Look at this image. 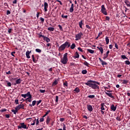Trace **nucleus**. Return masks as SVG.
I'll list each match as a JSON object with an SVG mask.
<instances>
[{
  "label": "nucleus",
  "instance_id": "f257e3e1",
  "mask_svg": "<svg viewBox=\"0 0 130 130\" xmlns=\"http://www.w3.org/2000/svg\"><path fill=\"white\" fill-rule=\"evenodd\" d=\"M70 46H71V43L66 42L64 44H63L59 47V50H60L61 51L64 50V49H66V47H70Z\"/></svg>",
  "mask_w": 130,
  "mask_h": 130
},
{
  "label": "nucleus",
  "instance_id": "f03ea898",
  "mask_svg": "<svg viewBox=\"0 0 130 130\" xmlns=\"http://www.w3.org/2000/svg\"><path fill=\"white\" fill-rule=\"evenodd\" d=\"M68 53H66L62 58H61L60 62L62 64H67L68 63Z\"/></svg>",
  "mask_w": 130,
  "mask_h": 130
},
{
  "label": "nucleus",
  "instance_id": "7ed1b4c3",
  "mask_svg": "<svg viewBox=\"0 0 130 130\" xmlns=\"http://www.w3.org/2000/svg\"><path fill=\"white\" fill-rule=\"evenodd\" d=\"M91 83H95L98 85H100V83H99L97 81H93V80H88L86 83H85V85H86L87 86H88L89 87H91V86L92 85V84Z\"/></svg>",
  "mask_w": 130,
  "mask_h": 130
},
{
  "label": "nucleus",
  "instance_id": "20e7f679",
  "mask_svg": "<svg viewBox=\"0 0 130 130\" xmlns=\"http://www.w3.org/2000/svg\"><path fill=\"white\" fill-rule=\"evenodd\" d=\"M21 96L23 97V98H27V97H28L26 99V100H28L29 99H31L32 98V95H31V94L30 93V92H27L26 94H22Z\"/></svg>",
  "mask_w": 130,
  "mask_h": 130
},
{
  "label": "nucleus",
  "instance_id": "39448f33",
  "mask_svg": "<svg viewBox=\"0 0 130 130\" xmlns=\"http://www.w3.org/2000/svg\"><path fill=\"white\" fill-rule=\"evenodd\" d=\"M101 12L105 16H107V11H106V8L104 5H102L101 6Z\"/></svg>",
  "mask_w": 130,
  "mask_h": 130
},
{
  "label": "nucleus",
  "instance_id": "423d86ee",
  "mask_svg": "<svg viewBox=\"0 0 130 130\" xmlns=\"http://www.w3.org/2000/svg\"><path fill=\"white\" fill-rule=\"evenodd\" d=\"M82 36H83V33H82V32H80V33L76 35V36H75L76 41H78V40H80L81 39Z\"/></svg>",
  "mask_w": 130,
  "mask_h": 130
},
{
  "label": "nucleus",
  "instance_id": "0eeeda50",
  "mask_svg": "<svg viewBox=\"0 0 130 130\" xmlns=\"http://www.w3.org/2000/svg\"><path fill=\"white\" fill-rule=\"evenodd\" d=\"M90 87L92 88V89H94V90H96V89H99V86L96 84V83H92Z\"/></svg>",
  "mask_w": 130,
  "mask_h": 130
},
{
  "label": "nucleus",
  "instance_id": "6e6552de",
  "mask_svg": "<svg viewBox=\"0 0 130 130\" xmlns=\"http://www.w3.org/2000/svg\"><path fill=\"white\" fill-rule=\"evenodd\" d=\"M16 109H17V110H20V109H24V105L22 104V105H19L17 106L16 107Z\"/></svg>",
  "mask_w": 130,
  "mask_h": 130
},
{
  "label": "nucleus",
  "instance_id": "1a4fd4ad",
  "mask_svg": "<svg viewBox=\"0 0 130 130\" xmlns=\"http://www.w3.org/2000/svg\"><path fill=\"white\" fill-rule=\"evenodd\" d=\"M87 107L88 111H90V112L93 111V107L90 105H87Z\"/></svg>",
  "mask_w": 130,
  "mask_h": 130
},
{
  "label": "nucleus",
  "instance_id": "9d476101",
  "mask_svg": "<svg viewBox=\"0 0 130 130\" xmlns=\"http://www.w3.org/2000/svg\"><path fill=\"white\" fill-rule=\"evenodd\" d=\"M44 7L45 12H47V9L48 8V4H47V3L46 2H45L44 4Z\"/></svg>",
  "mask_w": 130,
  "mask_h": 130
},
{
  "label": "nucleus",
  "instance_id": "9b49d317",
  "mask_svg": "<svg viewBox=\"0 0 130 130\" xmlns=\"http://www.w3.org/2000/svg\"><path fill=\"white\" fill-rule=\"evenodd\" d=\"M20 125H21V128H27V125H26L24 123H20Z\"/></svg>",
  "mask_w": 130,
  "mask_h": 130
},
{
  "label": "nucleus",
  "instance_id": "f8f14e48",
  "mask_svg": "<svg viewBox=\"0 0 130 130\" xmlns=\"http://www.w3.org/2000/svg\"><path fill=\"white\" fill-rule=\"evenodd\" d=\"M70 13H73L74 12V4H72L70 9Z\"/></svg>",
  "mask_w": 130,
  "mask_h": 130
},
{
  "label": "nucleus",
  "instance_id": "ddd939ff",
  "mask_svg": "<svg viewBox=\"0 0 130 130\" xmlns=\"http://www.w3.org/2000/svg\"><path fill=\"white\" fill-rule=\"evenodd\" d=\"M30 53H31V51H27L26 52V56L27 58H30V55H29Z\"/></svg>",
  "mask_w": 130,
  "mask_h": 130
},
{
  "label": "nucleus",
  "instance_id": "4468645a",
  "mask_svg": "<svg viewBox=\"0 0 130 130\" xmlns=\"http://www.w3.org/2000/svg\"><path fill=\"white\" fill-rule=\"evenodd\" d=\"M106 95H107V96H109V97H110V98H114V96L112 95V93L110 92H106Z\"/></svg>",
  "mask_w": 130,
  "mask_h": 130
},
{
  "label": "nucleus",
  "instance_id": "2eb2a0df",
  "mask_svg": "<svg viewBox=\"0 0 130 130\" xmlns=\"http://www.w3.org/2000/svg\"><path fill=\"white\" fill-rule=\"evenodd\" d=\"M111 109L113 111H115V110H116V107L114 106V105H112L111 106Z\"/></svg>",
  "mask_w": 130,
  "mask_h": 130
},
{
  "label": "nucleus",
  "instance_id": "dca6fc26",
  "mask_svg": "<svg viewBox=\"0 0 130 130\" xmlns=\"http://www.w3.org/2000/svg\"><path fill=\"white\" fill-rule=\"evenodd\" d=\"M124 3L127 6L130 7V3H129V1H128V0H125L124 1Z\"/></svg>",
  "mask_w": 130,
  "mask_h": 130
},
{
  "label": "nucleus",
  "instance_id": "f3484780",
  "mask_svg": "<svg viewBox=\"0 0 130 130\" xmlns=\"http://www.w3.org/2000/svg\"><path fill=\"white\" fill-rule=\"evenodd\" d=\"M44 40L46 41V42H47V43L50 42V39L46 37H44Z\"/></svg>",
  "mask_w": 130,
  "mask_h": 130
},
{
  "label": "nucleus",
  "instance_id": "a211bd4d",
  "mask_svg": "<svg viewBox=\"0 0 130 130\" xmlns=\"http://www.w3.org/2000/svg\"><path fill=\"white\" fill-rule=\"evenodd\" d=\"M97 48H98V49L100 50L101 53H103V47H98Z\"/></svg>",
  "mask_w": 130,
  "mask_h": 130
},
{
  "label": "nucleus",
  "instance_id": "6ab92c4d",
  "mask_svg": "<svg viewBox=\"0 0 130 130\" xmlns=\"http://www.w3.org/2000/svg\"><path fill=\"white\" fill-rule=\"evenodd\" d=\"M79 25L80 28H81V29H83V27L82 26L83 25V20H81L80 22H79Z\"/></svg>",
  "mask_w": 130,
  "mask_h": 130
},
{
  "label": "nucleus",
  "instance_id": "aec40b11",
  "mask_svg": "<svg viewBox=\"0 0 130 130\" xmlns=\"http://www.w3.org/2000/svg\"><path fill=\"white\" fill-rule=\"evenodd\" d=\"M101 110H105V109L104 108V103H102L101 105Z\"/></svg>",
  "mask_w": 130,
  "mask_h": 130
},
{
  "label": "nucleus",
  "instance_id": "412c9836",
  "mask_svg": "<svg viewBox=\"0 0 130 130\" xmlns=\"http://www.w3.org/2000/svg\"><path fill=\"white\" fill-rule=\"evenodd\" d=\"M75 56H74V58H79L80 57V55L78 53V52H76Z\"/></svg>",
  "mask_w": 130,
  "mask_h": 130
},
{
  "label": "nucleus",
  "instance_id": "4be33fe9",
  "mask_svg": "<svg viewBox=\"0 0 130 130\" xmlns=\"http://www.w3.org/2000/svg\"><path fill=\"white\" fill-rule=\"evenodd\" d=\"M21 82H22V80H21V79H18L16 80V84H20Z\"/></svg>",
  "mask_w": 130,
  "mask_h": 130
},
{
  "label": "nucleus",
  "instance_id": "5701e85b",
  "mask_svg": "<svg viewBox=\"0 0 130 130\" xmlns=\"http://www.w3.org/2000/svg\"><path fill=\"white\" fill-rule=\"evenodd\" d=\"M12 112L14 113V114H16L18 112L17 110L15 108V110L13 109L12 110Z\"/></svg>",
  "mask_w": 130,
  "mask_h": 130
},
{
  "label": "nucleus",
  "instance_id": "b1692460",
  "mask_svg": "<svg viewBox=\"0 0 130 130\" xmlns=\"http://www.w3.org/2000/svg\"><path fill=\"white\" fill-rule=\"evenodd\" d=\"M48 30L49 31H54V28L52 27H49L48 28Z\"/></svg>",
  "mask_w": 130,
  "mask_h": 130
},
{
  "label": "nucleus",
  "instance_id": "393cba45",
  "mask_svg": "<svg viewBox=\"0 0 130 130\" xmlns=\"http://www.w3.org/2000/svg\"><path fill=\"white\" fill-rule=\"evenodd\" d=\"M105 40L106 42V44H108L109 43V39L108 38V37H106Z\"/></svg>",
  "mask_w": 130,
  "mask_h": 130
},
{
  "label": "nucleus",
  "instance_id": "a878e982",
  "mask_svg": "<svg viewBox=\"0 0 130 130\" xmlns=\"http://www.w3.org/2000/svg\"><path fill=\"white\" fill-rule=\"evenodd\" d=\"M74 91L76 93H79V92H80V89H79L78 87H76Z\"/></svg>",
  "mask_w": 130,
  "mask_h": 130
},
{
  "label": "nucleus",
  "instance_id": "bb28decb",
  "mask_svg": "<svg viewBox=\"0 0 130 130\" xmlns=\"http://www.w3.org/2000/svg\"><path fill=\"white\" fill-rule=\"evenodd\" d=\"M87 50L88 52H89V53H91V54L94 53V50H93L88 49Z\"/></svg>",
  "mask_w": 130,
  "mask_h": 130
},
{
  "label": "nucleus",
  "instance_id": "cd10ccee",
  "mask_svg": "<svg viewBox=\"0 0 130 130\" xmlns=\"http://www.w3.org/2000/svg\"><path fill=\"white\" fill-rule=\"evenodd\" d=\"M88 98H90V99H92L93 98H95V95H89L88 96Z\"/></svg>",
  "mask_w": 130,
  "mask_h": 130
},
{
  "label": "nucleus",
  "instance_id": "c85d7f7f",
  "mask_svg": "<svg viewBox=\"0 0 130 130\" xmlns=\"http://www.w3.org/2000/svg\"><path fill=\"white\" fill-rule=\"evenodd\" d=\"M101 62L102 63V66H107V63L103 60Z\"/></svg>",
  "mask_w": 130,
  "mask_h": 130
},
{
  "label": "nucleus",
  "instance_id": "c756f323",
  "mask_svg": "<svg viewBox=\"0 0 130 130\" xmlns=\"http://www.w3.org/2000/svg\"><path fill=\"white\" fill-rule=\"evenodd\" d=\"M76 47V45L75 44H72V45L71 46V49H74Z\"/></svg>",
  "mask_w": 130,
  "mask_h": 130
},
{
  "label": "nucleus",
  "instance_id": "7c9ffc66",
  "mask_svg": "<svg viewBox=\"0 0 130 130\" xmlns=\"http://www.w3.org/2000/svg\"><path fill=\"white\" fill-rule=\"evenodd\" d=\"M57 80H55L53 82V86H55V85H57Z\"/></svg>",
  "mask_w": 130,
  "mask_h": 130
},
{
  "label": "nucleus",
  "instance_id": "2f4dec72",
  "mask_svg": "<svg viewBox=\"0 0 130 130\" xmlns=\"http://www.w3.org/2000/svg\"><path fill=\"white\" fill-rule=\"evenodd\" d=\"M121 58L123 59H128L127 57H126V56L124 55H122L121 56Z\"/></svg>",
  "mask_w": 130,
  "mask_h": 130
},
{
  "label": "nucleus",
  "instance_id": "473e14b6",
  "mask_svg": "<svg viewBox=\"0 0 130 130\" xmlns=\"http://www.w3.org/2000/svg\"><path fill=\"white\" fill-rule=\"evenodd\" d=\"M31 57L32 58V61H34V62H36V59H35V58L34 57V55H32Z\"/></svg>",
  "mask_w": 130,
  "mask_h": 130
},
{
  "label": "nucleus",
  "instance_id": "72a5a7b5",
  "mask_svg": "<svg viewBox=\"0 0 130 130\" xmlns=\"http://www.w3.org/2000/svg\"><path fill=\"white\" fill-rule=\"evenodd\" d=\"M36 52H38V53H41V50L40 49H36Z\"/></svg>",
  "mask_w": 130,
  "mask_h": 130
},
{
  "label": "nucleus",
  "instance_id": "f704fd0d",
  "mask_svg": "<svg viewBox=\"0 0 130 130\" xmlns=\"http://www.w3.org/2000/svg\"><path fill=\"white\" fill-rule=\"evenodd\" d=\"M82 73L83 74V75H86V74H87V70H83L82 71Z\"/></svg>",
  "mask_w": 130,
  "mask_h": 130
},
{
  "label": "nucleus",
  "instance_id": "c9c22d12",
  "mask_svg": "<svg viewBox=\"0 0 130 130\" xmlns=\"http://www.w3.org/2000/svg\"><path fill=\"white\" fill-rule=\"evenodd\" d=\"M6 83H7L8 87H11V86H12V84L11 83V82H9V81H7Z\"/></svg>",
  "mask_w": 130,
  "mask_h": 130
},
{
  "label": "nucleus",
  "instance_id": "e433bc0d",
  "mask_svg": "<svg viewBox=\"0 0 130 130\" xmlns=\"http://www.w3.org/2000/svg\"><path fill=\"white\" fill-rule=\"evenodd\" d=\"M128 83V81L126 80H123L122 81V84H127Z\"/></svg>",
  "mask_w": 130,
  "mask_h": 130
},
{
  "label": "nucleus",
  "instance_id": "4c0bfd02",
  "mask_svg": "<svg viewBox=\"0 0 130 130\" xmlns=\"http://www.w3.org/2000/svg\"><path fill=\"white\" fill-rule=\"evenodd\" d=\"M49 112H50V110L47 111V112H46V114H45V115H44V116H43V117H45V116H46V115H47V114H49Z\"/></svg>",
  "mask_w": 130,
  "mask_h": 130
},
{
  "label": "nucleus",
  "instance_id": "58836bf2",
  "mask_svg": "<svg viewBox=\"0 0 130 130\" xmlns=\"http://www.w3.org/2000/svg\"><path fill=\"white\" fill-rule=\"evenodd\" d=\"M49 121H50V118L48 117L47 119V121H46V123H47V124H48V123H49Z\"/></svg>",
  "mask_w": 130,
  "mask_h": 130
},
{
  "label": "nucleus",
  "instance_id": "ea45409f",
  "mask_svg": "<svg viewBox=\"0 0 130 130\" xmlns=\"http://www.w3.org/2000/svg\"><path fill=\"white\" fill-rule=\"evenodd\" d=\"M84 65L86 66V67H89V63H88L87 61H85L84 62Z\"/></svg>",
  "mask_w": 130,
  "mask_h": 130
},
{
  "label": "nucleus",
  "instance_id": "a19ab883",
  "mask_svg": "<svg viewBox=\"0 0 130 130\" xmlns=\"http://www.w3.org/2000/svg\"><path fill=\"white\" fill-rule=\"evenodd\" d=\"M107 57H108V55H107V54H104V57H103V59H105L106 58H107Z\"/></svg>",
  "mask_w": 130,
  "mask_h": 130
},
{
  "label": "nucleus",
  "instance_id": "79ce46f5",
  "mask_svg": "<svg viewBox=\"0 0 130 130\" xmlns=\"http://www.w3.org/2000/svg\"><path fill=\"white\" fill-rule=\"evenodd\" d=\"M125 64L129 65L130 64V62L128 60H126V61H125Z\"/></svg>",
  "mask_w": 130,
  "mask_h": 130
},
{
  "label": "nucleus",
  "instance_id": "37998d69",
  "mask_svg": "<svg viewBox=\"0 0 130 130\" xmlns=\"http://www.w3.org/2000/svg\"><path fill=\"white\" fill-rule=\"evenodd\" d=\"M40 92L41 93H45L46 90L45 89L44 90H43V89H40Z\"/></svg>",
  "mask_w": 130,
  "mask_h": 130
},
{
  "label": "nucleus",
  "instance_id": "c03bdc74",
  "mask_svg": "<svg viewBox=\"0 0 130 130\" xmlns=\"http://www.w3.org/2000/svg\"><path fill=\"white\" fill-rule=\"evenodd\" d=\"M35 104H36V101H33L32 102V106H35Z\"/></svg>",
  "mask_w": 130,
  "mask_h": 130
},
{
  "label": "nucleus",
  "instance_id": "a18cd8bd",
  "mask_svg": "<svg viewBox=\"0 0 130 130\" xmlns=\"http://www.w3.org/2000/svg\"><path fill=\"white\" fill-rule=\"evenodd\" d=\"M55 102H56V103H57L58 102V96H56Z\"/></svg>",
  "mask_w": 130,
  "mask_h": 130
},
{
  "label": "nucleus",
  "instance_id": "49530a36",
  "mask_svg": "<svg viewBox=\"0 0 130 130\" xmlns=\"http://www.w3.org/2000/svg\"><path fill=\"white\" fill-rule=\"evenodd\" d=\"M58 26V27H59L60 30L61 31H62V27L61 26V25H60V24H59Z\"/></svg>",
  "mask_w": 130,
  "mask_h": 130
},
{
  "label": "nucleus",
  "instance_id": "de8ad7c7",
  "mask_svg": "<svg viewBox=\"0 0 130 130\" xmlns=\"http://www.w3.org/2000/svg\"><path fill=\"white\" fill-rule=\"evenodd\" d=\"M5 111H7V109H3L0 110V112H5Z\"/></svg>",
  "mask_w": 130,
  "mask_h": 130
},
{
  "label": "nucleus",
  "instance_id": "09e8293b",
  "mask_svg": "<svg viewBox=\"0 0 130 130\" xmlns=\"http://www.w3.org/2000/svg\"><path fill=\"white\" fill-rule=\"evenodd\" d=\"M110 20V18H109V16H106V21H109Z\"/></svg>",
  "mask_w": 130,
  "mask_h": 130
},
{
  "label": "nucleus",
  "instance_id": "8fccbe9b",
  "mask_svg": "<svg viewBox=\"0 0 130 130\" xmlns=\"http://www.w3.org/2000/svg\"><path fill=\"white\" fill-rule=\"evenodd\" d=\"M67 127L64 124H63V129L62 130H66Z\"/></svg>",
  "mask_w": 130,
  "mask_h": 130
},
{
  "label": "nucleus",
  "instance_id": "3c124183",
  "mask_svg": "<svg viewBox=\"0 0 130 130\" xmlns=\"http://www.w3.org/2000/svg\"><path fill=\"white\" fill-rule=\"evenodd\" d=\"M61 17H62V18H64L65 19H67V18H68L67 15H63V14H62V15H61Z\"/></svg>",
  "mask_w": 130,
  "mask_h": 130
},
{
  "label": "nucleus",
  "instance_id": "603ef678",
  "mask_svg": "<svg viewBox=\"0 0 130 130\" xmlns=\"http://www.w3.org/2000/svg\"><path fill=\"white\" fill-rule=\"evenodd\" d=\"M41 102H42V101L41 100H40L39 101H38L37 102V105H39V104H40Z\"/></svg>",
  "mask_w": 130,
  "mask_h": 130
},
{
  "label": "nucleus",
  "instance_id": "864d4df0",
  "mask_svg": "<svg viewBox=\"0 0 130 130\" xmlns=\"http://www.w3.org/2000/svg\"><path fill=\"white\" fill-rule=\"evenodd\" d=\"M43 121H44V118H42L40 119V122H43Z\"/></svg>",
  "mask_w": 130,
  "mask_h": 130
},
{
  "label": "nucleus",
  "instance_id": "5fc2aeb1",
  "mask_svg": "<svg viewBox=\"0 0 130 130\" xmlns=\"http://www.w3.org/2000/svg\"><path fill=\"white\" fill-rule=\"evenodd\" d=\"M115 47L116 48V49H118V45H117V43L115 44Z\"/></svg>",
  "mask_w": 130,
  "mask_h": 130
},
{
  "label": "nucleus",
  "instance_id": "6e6d98bb",
  "mask_svg": "<svg viewBox=\"0 0 130 130\" xmlns=\"http://www.w3.org/2000/svg\"><path fill=\"white\" fill-rule=\"evenodd\" d=\"M78 50H79V51H81V52H83V49H82V48L79 47L78 48Z\"/></svg>",
  "mask_w": 130,
  "mask_h": 130
},
{
  "label": "nucleus",
  "instance_id": "4d7b16f0",
  "mask_svg": "<svg viewBox=\"0 0 130 130\" xmlns=\"http://www.w3.org/2000/svg\"><path fill=\"white\" fill-rule=\"evenodd\" d=\"M116 119L117 120H118V121H120V118H119L118 116H117Z\"/></svg>",
  "mask_w": 130,
  "mask_h": 130
},
{
  "label": "nucleus",
  "instance_id": "13d9d810",
  "mask_svg": "<svg viewBox=\"0 0 130 130\" xmlns=\"http://www.w3.org/2000/svg\"><path fill=\"white\" fill-rule=\"evenodd\" d=\"M59 120H60V121H61V122L64 121V118H60Z\"/></svg>",
  "mask_w": 130,
  "mask_h": 130
},
{
  "label": "nucleus",
  "instance_id": "bf43d9fd",
  "mask_svg": "<svg viewBox=\"0 0 130 130\" xmlns=\"http://www.w3.org/2000/svg\"><path fill=\"white\" fill-rule=\"evenodd\" d=\"M40 21H41V22H44V18L41 17Z\"/></svg>",
  "mask_w": 130,
  "mask_h": 130
},
{
  "label": "nucleus",
  "instance_id": "052dcab7",
  "mask_svg": "<svg viewBox=\"0 0 130 130\" xmlns=\"http://www.w3.org/2000/svg\"><path fill=\"white\" fill-rule=\"evenodd\" d=\"M15 102L16 104H19V100H15Z\"/></svg>",
  "mask_w": 130,
  "mask_h": 130
},
{
  "label": "nucleus",
  "instance_id": "680f3d73",
  "mask_svg": "<svg viewBox=\"0 0 130 130\" xmlns=\"http://www.w3.org/2000/svg\"><path fill=\"white\" fill-rule=\"evenodd\" d=\"M15 53H16V52H15V51L12 52L11 53V55H12V56H15V55H14V54H15Z\"/></svg>",
  "mask_w": 130,
  "mask_h": 130
},
{
  "label": "nucleus",
  "instance_id": "e2e57ef3",
  "mask_svg": "<svg viewBox=\"0 0 130 130\" xmlns=\"http://www.w3.org/2000/svg\"><path fill=\"white\" fill-rule=\"evenodd\" d=\"M113 47V46H112V45H109L110 49H112Z\"/></svg>",
  "mask_w": 130,
  "mask_h": 130
},
{
  "label": "nucleus",
  "instance_id": "0e129e2a",
  "mask_svg": "<svg viewBox=\"0 0 130 130\" xmlns=\"http://www.w3.org/2000/svg\"><path fill=\"white\" fill-rule=\"evenodd\" d=\"M11 32H12V28H9V29H8V33H11Z\"/></svg>",
  "mask_w": 130,
  "mask_h": 130
},
{
  "label": "nucleus",
  "instance_id": "69168bd1",
  "mask_svg": "<svg viewBox=\"0 0 130 130\" xmlns=\"http://www.w3.org/2000/svg\"><path fill=\"white\" fill-rule=\"evenodd\" d=\"M63 85L64 86H66V87H68V83L67 82H65L63 83Z\"/></svg>",
  "mask_w": 130,
  "mask_h": 130
},
{
  "label": "nucleus",
  "instance_id": "338daca9",
  "mask_svg": "<svg viewBox=\"0 0 130 130\" xmlns=\"http://www.w3.org/2000/svg\"><path fill=\"white\" fill-rule=\"evenodd\" d=\"M40 37H43V38L44 39V38L45 37V36H44L42 35H40Z\"/></svg>",
  "mask_w": 130,
  "mask_h": 130
},
{
  "label": "nucleus",
  "instance_id": "774afa93",
  "mask_svg": "<svg viewBox=\"0 0 130 130\" xmlns=\"http://www.w3.org/2000/svg\"><path fill=\"white\" fill-rule=\"evenodd\" d=\"M13 4H17V0L13 1Z\"/></svg>",
  "mask_w": 130,
  "mask_h": 130
}]
</instances>
